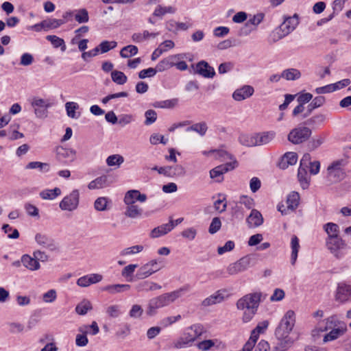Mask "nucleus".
<instances>
[{
	"label": "nucleus",
	"instance_id": "1",
	"mask_svg": "<svg viewBox=\"0 0 351 351\" xmlns=\"http://www.w3.org/2000/svg\"><path fill=\"white\" fill-rule=\"evenodd\" d=\"M295 324V312L289 310L282 317L275 330V336L278 342L274 347V351H287L293 345L296 339L293 337L291 332Z\"/></svg>",
	"mask_w": 351,
	"mask_h": 351
},
{
	"label": "nucleus",
	"instance_id": "2",
	"mask_svg": "<svg viewBox=\"0 0 351 351\" xmlns=\"http://www.w3.org/2000/svg\"><path fill=\"white\" fill-rule=\"evenodd\" d=\"M261 296L259 292L250 293L237 300L236 304L237 309L243 311V322L247 323L252 319L258 310Z\"/></svg>",
	"mask_w": 351,
	"mask_h": 351
},
{
	"label": "nucleus",
	"instance_id": "3",
	"mask_svg": "<svg viewBox=\"0 0 351 351\" xmlns=\"http://www.w3.org/2000/svg\"><path fill=\"white\" fill-rule=\"evenodd\" d=\"M298 24L299 20L296 14L293 16L286 18L283 23L271 34V42L276 43L287 36L296 28Z\"/></svg>",
	"mask_w": 351,
	"mask_h": 351
},
{
	"label": "nucleus",
	"instance_id": "4",
	"mask_svg": "<svg viewBox=\"0 0 351 351\" xmlns=\"http://www.w3.org/2000/svg\"><path fill=\"white\" fill-rule=\"evenodd\" d=\"M347 165V160L339 159L333 161L327 168V178L332 182H339L345 176L343 167Z\"/></svg>",
	"mask_w": 351,
	"mask_h": 351
},
{
	"label": "nucleus",
	"instance_id": "5",
	"mask_svg": "<svg viewBox=\"0 0 351 351\" xmlns=\"http://www.w3.org/2000/svg\"><path fill=\"white\" fill-rule=\"evenodd\" d=\"M255 264V258L250 255L241 258L237 261L230 264L227 267V272L230 275H236L247 270Z\"/></svg>",
	"mask_w": 351,
	"mask_h": 351
},
{
	"label": "nucleus",
	"instance_id": "6",
	"mask_svg": "<svg viewBox=\"0 0 351 351\" xmlns=\"http://www.w3.org/2000/svg\"><path fill=\"white\" fill-rule=\"evenodd\" d=\"M255 264V258L250 255L241 258L237 261L230 264L227 267V272L230 275H236L247 270Z\"/></svg>",
	"mask_w": 351,
	"mask_h": 351
},
{
	"label": "nucleus",
	"instance_id": "7",
	"mask_svg": "<svg viewBox=\"0 0 351 351\" xmlns=\"http://www.w3.org/2000/svg\"><path fill=\"white\" fill-rule=\"evenodd\" d=\"M311 133V130L307 127H298L291 130L288 134V140L293 144H300L307 141Z\"/></svg>",
	"mask_w": 351,
	"mask_h": 351
},
{
	"label": "nucleus",
	"instance_id": "8",
	"mask_svg": "<svg viewBox=\"0 0 351 351\" xmlns=\"http://www.w3.org/2000/svg\"><path fill=\"white\" fill-rule=\"evenodd\" d=\"M79 202L80 192L77 189H74L62 199L59 206L62 210L73 211L77 208Z\"/></svg>",
	"mask_w": 351,
	"mask_h": 351
},
{
	"label": "nucleus",
	"instance_id": "9",
	"mask_svg": "<svg viewBox=\"0 0 351 351\" xmlns=\"http://www.w3.org/2000/svg\"><path fill=\"white\" fill-rule=\"evenodd\" d=\"M158 263L159 261L157 259H153L143 265L138 269L136 274V278L138 280H143L159 271L160 267H158Z\"/></svg>",
	"mask_w": 351,
	"mask_h": 351
},
{
	"label": "nucleus",
	"instance_id": "10",
	"mask_svg": "<svg viewBox=\"0 0 351 351\" xmlns=\"http://www.w3.org/2000/svg\"><path fill=\"white\" fill-rule=\"evenodd\" d=\"M55 152L56 160L61 164L68 165L75 159L76 152L72 149L58 146Z\"/></svg>",
	"mask_w": 351,
	"mask_h": 351
},
{
	"label": "nucleus",
	"instance_id": "11",
	"mask_svg": "<svg viewBox=\"0 0 351 351\" xmlns=\"http://www.w3.org/2000/svg\"><path fill=\"white\" fill-rule=\"evenodd\" d=\"M190 288V285H186L173 291L160 295H158V298L161 301V304L163 307H165L169 305L171 303H173L176 300L181 297L184 293L189 291Z\"/></svg>",
	"mask_w": 351,
	"mask_h": 351
},
{
	"label": "nucleus",
	"instance_id": "12",
	"mask_svg": "<svg viewBox=\"0 0 351 351\" xmlns=\"http://www.w3.org/2000/svg\"><path fill=\"white\" fill-rule=\"evenodd\" d=\"M190 288V285H186L173 291L160 295H158V298L161 301V304L163 307H165L169 305L171 303H173L176 300L181 297L184 293L189 291Z\"/></svg>",
	"mask_w": 351,
	"mask_h": 351
},
{
	"label": "nucleus",
	"instance_id": "13",
	"mask_svg": "<svg viewBox=\"0 0 351 351\" xmlns=\"http://www.w3.org/2000/svg\"><path fill=\"white\" fill-rule=\"evenodd\" d=\"M310 154H304L300 161V166L298 169V178L303 189H307L309 186L310 178L308 176L306 167H307V163L310 160Z\"/></svg>",
	"mask_w": 351,
	"mask_h": 351
},
{
	"label": "nucleus",
	"instance_id": "14",
	"mask_svg": "<svg viewBox=\"0 0 351 351\" xmlns=\"http://www.w3.org/2000/svg\"><path fill=\"white\" fill-rule=\"evenodd\" d=\"M335 300L341 304L351 302V285L344 282L339 283L335 291Z\"/></svg>",
	"mask_w": 351,
	"mask_h": 351
},
{
	"label": "nucleus",
	"instance_id": "15",
	"mask_svg": "<svg viewBox=\"0 0 351 351\" xmlns=\"http://www.w3.org/2000/svg\"><path fill=\"white\" fill-rule=\"evenodd\" d=\"M31 105L34 108V111L36 117L44 119L47 117V108L50 107V103L45 99L34 97L32 99Z\"/></svg>",
	"mask_w": 351,
	"mask_h": 351
},
{
	"label": "nucleus",
	"instance_id": "16",
	"mask_svg": "<svg viewBox=\"0 0 351 351\" xmlns=\"http://www.w3.org/2000/svg\"><path fill=\"white\" fill-rule=\"evenodd\" d=\"M328 250L337 258L341 257L340 250L346 246L345 241L339 237L327 238L326 241Z\"/></svg>",
	"mask_w": 351,
	"mask_h": 351
},
{
	"label": "nucleus",
	"instance_id": "17",
	"mask_svg": "<svg viewBox=\"0 0 351 351\" xmlns=\"http://www.w3.org/2000/svg\"><path fill=\"white\" fill-rule=\"evenodd\" d=\"M237 162H227L219 165L210 171V176L213 179H216L217 182H221L223 179V175L228 171L232 170L237 166Z\"/></svg>",
	"mask_w": 351,
	"mask_h": 351
},
{
	"label": "nucleus",
	"instance_id": "18",
	"mask_svg": "<svg viewBox=\"0 0 351 351\" xmlns=\"http://www.w3.org/2000/svg\"><path fill=\"white\" fill-rule=\"evenodd\" d=\"M35 240L39 245L51 251L58 250V245L54 239L47 234L37 233L35 236Z\"/></svg>",
	"mask_w": 351,
	"mask_h": 351
},
{
	"label": "nucleus",
	"instance_id": "19",
	"mask_svg": "<svg viewBox=\"0 0 351 351\" xmlns=\"http://www.w3.org/2000/svg\"><path fill=\"white\" fill-rule=\"evenodd\" d=\"M147 200V195L141 193L138 190H130L126 192L123 202L125 204H135L136 202H145Z\"/></svg>",
	"mask_w": 351,
	"mask_h": 351
},
{
	"label": "nucleus",
	"instance_id": "20",
	"mask_svg": "<svg viewBox=\"0 0 351 351\" xmlns=\"http://www.w3.org/2000/svg\"><path fill=\"white\" fill-rule=\"evenodd\" d=\"M195 72L205 78H213L215 75L214 68L204 60H202L196 64Z\"/></svg>",
	"mask_w": 351,
	"mask_h": 351
},
{
	"label": "nucleus",
	"instance_id": "21",
	"mask_svg": "<svg viewBox=\"0 0 351 351\" xmlns=\"http://www.w3.org/2000/svg\"><path fill=\"white\" fill-rule=\"evenodd\" d=\"M347 330L346 324H341L339 326L331 329L328 333L326 334L324 337L323 341L326 343L336 340L343 336L347 332Z\"/></svg>",
	"mask_w": 351,
	"mask_h": 351
},
{
	"label": "nucleus",
	"instance_id": "22",
	"mask_svg": "<svg viewBox=\"0 0 351 351\" xmlns=\"http://www.w3.org/2000/svg\"><path fill=\"white\" fill-rule=\"evenodd\" d=\"M254 91V90L252 86L245 85L241 88L237 89L233 93L232 97L234 100L240 101L252 96Z\"/></svg>",
	"mask_w": 351,
	"mask_h": 351
},
{
	"label": "nucleus",
	"instance_id": "23",
	"mask_svg": "<svg viewBox=\"0 0 351 351\" xmlns=\"http://www.w3.org/2000/svg\"><path fill=\"white\" fill-rule=\"evenodd\" d=\"M175 227L174 222L172 219L169 223L162 224L154 228L150 232V237L158 238L169 232Z\"/></svg>",
	"mask_w": 351,
	"mask_h": 351
},
{
	"label": "nucleus",
	"instance_id": "24",
	"mask_svg": "<svg viewBox=\"0 0 351 351\" xmlns=\"http://www.w3.org/2000/svg\"><path fill=\"white\" fill-rule=\"evenodd\" d=\"M246 221L249 228H256L263 224V217L258 210L252 209Z\"/></svg>",
	"mask_w": 351,
	"mask_h": 351
},
{
	"label": "nucleus",
	"instance_id": "25",
	"mask_svg": "<svg viewBox=\"0 0 351 351\" xmlns=\"http://www.w3.org/2000/svg\"><path fill=\"white\" fill-rule=\"evenodd\" d=\"M239 142L243 146L252 147L258 146L256 133L242 134L239 136Z\"/></svg>",
	"mask_w": 351,
	"mask_h": 351
},
{
	"label": "nucleus",
	"instance_id": "26",
	"mask_svg": "<svg viewBox=\"0 0 351 351\" xmlns=\"http://www.w3.org/2000/svg\"><path fill=\"white\" fill-rule=\"evenodd\" d=\"M224 293L225 291L223 290L216 291L214 294L204 299L202 301V304L204 306H208L221 302L225 298Z\"/></svg>",
	"mask_w": 351,
	"mask_h": 351
},
{
	"label": "nucleus",
	"instance_id": "27",
	"mask_svg": "<svg viewBox=\"0 0 351 351\" xmlns=\"http://www.w3.org/2000/svg\"><path fill=\"white\" fill-rule=\"evenodd\" d=\"M126 208L124 215L132 219L140 218L143 215V209L136 204H125Z\"/></svg>",
	"mask_w": 351,
	"mask_h": 351
},
{
	"label": "nucleus",
	"instance_id": "28",
	"mask_svg": "<svg viewBox=\"0 0 351 351\" xmlns=\"http://www.w3.org/2000/svg\"><path fill=\"white\" fill-rule=\"evenodd\" d=\"M21 263L24 267L31 271L38 270L40 267L38 261L27 254H24L22 256Z\"/></svg>",
	"mask_w": 351,
	"mask_h": 351
},
{
	"label": "nucleus",
	"instance_id": "29",
	"mask_svg": "<svg viewBox=\"0 0 351 351\" xmlns=\"http://www.w3.org/2000/svg\"><path fill=\"white\" fill-rule=\"evenodd\" d=\"M298 161V155L295 152H287L284 154L280 163L282 169H286L289 165H295Z\"/></svg>",
	"mask_w": 351,
	"mask_h": 351
},
{
	"label": "nucleus",
	"instance_id": "30",
	"mask_svg": "<svg viewBox=\"0 0 351 351\" xmlns=\"http://www.w3.org/2000/svg\"><path fill=\"white\" fill-rule=\"evenodd\" d=\"M131 287L128 284H115L110 285L104 287L103 290L108 292L110 294H116L128 291L130 289Z\"/></svg>",
	"mask_w": 351,
	"mask_h": 351
},
{
	"label": "nucleus",
	"instance_id": "31",
	"mask_svg": "<svg viewBox=\"0 0 351 351\" xmlns=\"http://www.w3.org/2000/svg\"><path fill=\"white\" fill-rule=\"evenodd\" d=\"M326 101L325 97L323 96H317L315 97L312 101L307 106V111L303 115L304 118L307 117L309 116L312 112L321 106H322Z\"/></svg>",
	"mask_w": 351,
	"mask_h": 351
},
{
	"label": "nucleus",
	"instance_id": "32",
	"mask_svg": "<svg viewBox=\"0 0 351 351\" xmlns=\"http://www.w3.org/2000/svg\"><path fill=\"white\" fill-rule=\"evenodd\" d=\"M138 292L155 291L161 289V286L151 281H143L135 286Z\"/></svg>",
	"mask_w": 351,
	"mask_h": 351
},
{
	"label": "nucleus",
	"instance_id": "33",
	"mask_svg": "<svg viewBox=\"0 0 351 351\" xmlns=\"http://www.w3.org/2000/svg\"><path fill=\"white\" fill-rule=\"evenodd\" d=\"M162 307L163 306L158 296L153 298L148 302L146 313L149 316H153L156 315L157 309Z\"/></svg>",
	"mask_w": 351,
	"mask_h": 351
},
{
	"label": "nucleus",
	"instance_id": "34",
	"mask_svg": "<svg viewBox=\"0 0 351 351\" xmlns=\"http://www.w3.org/2000/svg\"><path fill=\"white\" fill-rule=\"evenodd\" d=\"M276 133L274 131H268L256 133L258 146L269 143L275 137Z\"/></svg>",
	"mask_w": 351,
	"mask_h": 351
},
{
	"label": "nucleus",
	"instance_id": "35",
	"mask_svg": "<svg viewBox=\"0 0 351 351\" xmlns=\"http://www.w3.org/2000/svg\"><path fill=\"white\" fill-rule=\"evenodd\" d=\"M159 33H149L147 30H144L143 32L134 33L132 36V40L134 43H143L150 38H156Z\"/></svg>",
	"mask_w": 351,
	"mask_h": 351
},
{
	"label": "nucleus",
	"instance_id": "36",
	"mask_svg": "<svg viewBox=\"0 0 351 351\" xmlns=\"http://www.w3.org/2000/svg\"><path fill=\"white\" fill-rule=\"evenodd\" d=\"M324 322L325 323V326L323 328H320L321 331H327L328 330L337 328L341 324H345L344 322L340 321L335 315H332L325 319Z\"/></svg>",
	"mask_w": 351,
	"mask_h": 351
},
{
	"label": "nucleus",
	"instance_id": "37",
	"mask_svg": "<svg viewBox=\"0 0 351 351\" xmlns=\"http://www.w3.org/2000/svg\"><path fill=\"white\" fill-rule=\"evenodd\" d=\"M176 11V9L173 6H162L158 5L153 12V16L161 19L166 14H174Z\"/></svg>",
	"mask_w": 351,
	"mask_h": 351
},
{
	"label": "nucleus",
	"instance_id": "38",
	"mask_svg": "<svg viewBox=\"0 0 351 351\" xmlns=\"http://www.w3.org/2000/svg\"><path fill=\"white\" fill-rule=\"evenodd\" d=\"M176 58V56H170L167 58H165L160 60L156 66V70L157 72H162L166 71L173 66H174L175 62L173 60Z\"/></svg>",
	"mask_w": 351,
	"mask_h": 351
},
{
	"label": "nucleus",
	"instance_id": "39",
	"mask_svg": "<svg viewBox=\"0 0 351 351\" xmlns=\"http://www.w3.org/2000/svg\"><path fill=\"white\" fill-rule=\"evenodd\" d=\"M221 343L220 341H219V340L217 339H207V340H204V341L199 342L197 344V347L199 350H200L202 351H208L211 348H213L214 346H216L217 348H219V345Z\"/></svg>",
	"mask_w": 351,
	"mask_h": 351
},
{
	"label": "nucleus",
	"instance_id": "40",
	"mask_svg": "<svg viewBox=\"0 0 351 351\" xmlns=\"http://www.w3.org/2000/svg\"><path fill=\"white\" fill-rule=\"evenodd\" d=\"M300 202V195L298 192L293 191L287 197V209L294 210H295Z\"/></svg>",
	"mask_w": 351,
	"mask_h": 351
},
{
	"label": "nucleus",
	"instance_id": "41",
	"mask_svg": "<svg viewBox=\"0 0 351 351\" xmlns=\"http://www.w3.org/2000/svg\"><path fill=\"white\" fill-rule=\"evenodd\" d=\"M66 23L63 19H49L43 21V26H44V31H47L50 29H56Z\"/></svg>",
	"mask_w": 351,
	"mask_h": 351
},
{
	"label": "nucleus",
	"instance_id": "42",
	"mask_svg": "<svg viewBox=\"0 0 351 351\" xmlns=\"http://www.w3.org/2000/svg\"><path fill=\"white\" fill-rule=\"evenodd\" d=\"M19 125H11L8 129V138L10 141H15L24 137V134L19 132Z\"/></svg>",
	"mask_w": 351,
	"mask_h": 351
},
{
	"label": "nucleus",
	"instance_id": "43",
	"mask_svg": "<svg viewBox=\"0 0 351 351\" xmlns=\"http://www.w3.org/2000/svg\"><path fill=\"white\" fill-rule=\"evenodd\" d=\"M324 230L328 234L327 238L339 236V227L337 224L332 222L327 223L323 226Z\"/></svg>",
	"mask_w": 351,
	"mask_h": 351
},
{
	"label": "nucleus",
	"instance_id": "44",
	"mask_svg": "<svg viewBox=\"0 0 351 351\" xmlns=\"http://www.w3.org/2000/svg\"><path fill=\"white\" fill-rule=\"evenodd\" d=\"M61 194L60 188L56 187L53 189H45L40 193V196L43 199H53Z\"/></svg>",
	"mask_w": 351,
	"mask_h": 351
},
{
	"label": "nucleus",
	"instance_id": "45",
	"mask_svg": "<svg viewBox=\"0 0 351 351\" xmlns=\"http://www.w3.org/2000/svg\"><path fill=\"white\" fill-rule=\"evenodd\" d=\"M178 104L177 98L167 99L164 101H156L152 105L154 108H173Z\"/></svg>",
	"mask_w": 351,
	"mask_h": 351
},
{
	"label": "nucleus",
	"instance_id": "46",
	"mask_svg": "<svg viewBox=\"0 0 351 351\" xmlns=\"http://www.w3.org/2000/svg\"><path fill=\"white\" fill-rule=\"evenodd\" d=\"M291 247L292 250L291 257V264L294 265L297 260L298 253L300 249L299 239L295 235L291 237Z\"/></svg>",
	"mask_w": 351,
	"mask_h": 351
},
{
	"label": "nucleus",
	"instance_id": "47",
	"mask_svg": "<svg viewBox=\"0 0 351 351\" xmlns=\"http://www.w3.org/2000/svg\"><path fill=\"white\" fill-rule=\"evenodd\" d=\"M196 339H197L193 336V335L186 332L178 341L176 344V347L178 348H184L186 345L193 343Z\"/></svg>",
	"mask_w": 351,
	"mask_h": 351
},
{
	"label": "nucleus",
	"instance_id": "48",
	"mask_svg": "<svg viewBox=\"0 0 351 351\" xmlns=\"http://www.w3.org/2000/svg\"><path fill=\"white\" fill-rule=\"evenodd\" d=\"M46 39L49 41L55 48L60 47L62 51L66 50L64 40L55 35H48Z\"/></svg>",
	"mask_w": 351,
	"mask_h": 351
},
{
	"label": "nucleus",
	"instance_id": "49",
	"mask_svg": "<svg viewBox=\"0 0 351 351\" xmlns=\"http://www.w3.org/2000/svg\"><path fill=\"white\" fill-rule=\"evenodd\" d=\"M92 308L93 306L90 302L84 300L76 306L75 312L80 315H84Z\"/></svg>",
	"mask_w": 351,
	"mask_h": 351
},
{
	"label": "nucleus",
	"instance_id": "50",
	"mask_svg": "<svg viewBox=\"0 0 351 351\" xmlns=\"http://www.w3.org/2000/svg\"><path fill=\"white\" fill-rule=\"evenodd\" d=\"M282 76L287 80H295L300 77L301 73L296 69H288L282 71Z\"/></svg>",
	"mask_w": 351,
	"mask_h": 351
},
{
	"label": "nucleus",
	"instance_id": "51",
	"mask_svg": "<svg viewBox=\"0 0 351 351\" xmlns=\"http://www.w3.org/2000/svg\"><path fill=\"white\" fill-rule=\"evenodd\" d=\"M137 267V264H130L125 266L121 271V276L126 278L128 281L132 282L133 280V274Z\"/></svg>",
	"mask_w": 351,
	"mask_h": 351
},
{
	"label": "nucleus",
	"instance_id": "52",
	"mask_svg": "<svg viewBox=\"0 0 351 351\" xmlns=\"http://www.w3.org/2000/svg\"><path fill=\"white\" fill-rule=\"evenodd\" d=\"M65 108L68 117L72 119H77L80 117V114H77L75 110L79 108V105L73 101L66 102L65 104Z\"/></svg>",
	"mask_w": 351,
	"mask_h": 351
},
{
	"label": "nucleus",
	"instance_id": "53",
	"mask_svg": "<svg viewBox=\"0 0 351 351\" xmlns=\"http://www.w3.org/2000/svg\"><path fill=\"white\" fill-rule=\"evenodd\" d=\"M138 48L135 45H128L121 49L120 56L123 58H127L135 56L138 53Z\"/></svg>",
	"mask_w": 351,
	"mask_h": 351
},
{
	"label": "nucleus",
	"instance_id": "54",
	"mask_svg": "<svg viewBox=\"0 0 351 351\" xmlns=\"http://www.w3.org/2000/svg\"><path fill=\"white\" fill-rule=\"evenodd\" d=\"M110 203V200L106 197H98L94 203L95 209L98 211H104L108 210V204Z\"/></svg>",
	"mask_w": 351,
	"mask_h": 351
},
{
	"label": "nucleus",
	"instance_id": "55",
	"mask_svg": "<svg viewBox=\"0 0 351 351\" xmlns=\"http://www.w3.org/2000/svg\"><path fill=\"white\" fill-rule=\"evenodd\" d=\"M26 169H38L40 171L47 172L49 171V165L45 162H41L38 161H34L29 162L26 167Z\"/></svg>",
	"mask_w": 351,
	"mask_h": 351
},
{
	"label": "nucleus",
	"instance_id": "56",
	"mask_svg": "<svg viewBox=\"0 0 351 351\" xmlns=\"http://www.w3.org/2000/svg\"><path fill=\"white\" fill-rule=\"evenodd\" d=\"M111 77L112 81L119 85L125 84L128 80L127 76L123 72L116 70L112 71Z\"/></svg>",
	"mask_w": 351,
	"mask_h": 351
},
{
	"label": "nucleus",
	"instance_id": "57",
	"mask_svg": "<svg viewBox=\"0 0 351 351\" xmlns=\"http://www.w3.org/2000/svg\"><path fill=\"white\" fill-rule=\"evenodd\" d=\"M208 130L207 125L205 122L197 123L192 125L186 129L187 132L194 131L197 132L202 136H204Z\"/></svg>",
	"mask_w": 351,
	"mask_h": 351
},
{
	"label": "nucleus",
	"instance_id": "58",
	"mask_svg": "<svg viewBox=\"0 0 351 351\" xmlns=\"http://www.w3.org/2000/svg\"><path fill=\"white\" fill-rule=\"evenodd\" d=\"M144 247L141 245H136L132 247H126L121 251L120 255L122 256H130L142 252Z\"/></svg>",
	"mask_w": 351,
	"mask_h": 351
},
{
	"label": "nucleus",
	"instance_id": "59",
	"mask_svg": "<svg viewBox=\"0 0 351 351\" xmlns=\"http://www.w3.org/2000/svg\"><path fill=\"white\" fill-rule=\"evenodd\" d=\"M124 162V158L119 154H113L109 156L106 159V163L108 166L119 167Z\"/></svg>",
	"mask_w": 351,
	"mask_h": 351
},
{
	"label": "nucleus",
	"instance_id": "60",
	"mask_svg": "<svg viewBox=\"0 0 351 351\" xmlns=\"http://www.w3.org/2000/svg\"><path fill=\"white\" fill-rule=\"evenodd\" d=\"M75 19L79 23H87L89 20L88 12L86 9L82 8L76 11Z\"/></svg>",
	"mask_w": 351,
	"mask_h": 351
},
{
	"label": "nucleus",
	"instance_id": "61",
	"mask_svg": "<svg viewBox=\"0 0 351 351\" xmlns=\"http://www.w3.org/2000/svg\"><path fill=\"white\" fill-rule=\"evenodd\" d=\"M117 46V43L116 41L104 40L98 46L99 51H100L101 53H107L110 50L114 49Z\"/></svg>",
	"mask_w": 351,
	"mask_h": 351
},
{
	"label": "nucleus",
	"instance_id": "62",
	"mask_svg": "<svg viewBox=\"0 0 351 351\" xmlns=\"http://www.w3.org/2000/svg\"><path fill=\"white\" fill-rule=\"evenodd\" d=\"M325 119L324 114H318L307 119L305 123L308 125H319L322 124Z\"/></svg>",
	"mask_w": 351,
	"mask_h": 351
},
{
	"label": "nucleus",
	"instance_id": "63",
	"mask_svg": "<svg viewBox=\"0 0 351 351\" xmlns=\"http://www.w3.org/2000/svg\"><path fill=\"white\" fill-rule=\"evenodd\" d=\"M145 121L144 123L149 125L154 123L157 119V114L154 110H148L145 112Z\"/></svg>",
	"mask_w": 351,
	"mask_h": 351
},
{
	"label": "nucleus",
	"instance_id": "64",
	"mask_svg": "<svg viewBox=\"0 0 351 351\" xmlns=\"http://www.w3.org/2000/svg\"><path fill=\"white\" fill-rule=\"evenodd\" d=\"M221 227V221L219 217H214L210 224L208 232L210 234H215L218 232Z\"/></svg>",
	"mask_w": 351,
	"mask_h": 351
}]
</instances>
